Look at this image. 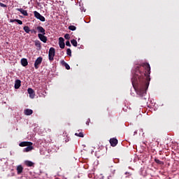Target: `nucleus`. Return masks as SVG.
<instances>
[{"instance_id": "17", "label": "nucleus", "mask_w": 179, "mask_h": 179, "mask_svg": "<svg viewBox=\"0 0 179 179\" xmlns=\"http://www.w3.org/2000/svg\"><path fill=\"white\" fill-rule=\"evenodd\" d=\"M24 163L27 167H34V163L31 161H25Z\"/></svg>"}, {"instance_id": "11", "label": "nucleus", "mask_w": 179, "mask_h": 179, "mask_svg": "<svg viewBox=\"0 0 179 179\" xmlns=\"http://www.w3.org/2000/svg\"><path fill=\"white\" fill-rule=\"evenodd\" d=\"M36 30H38L39 33H41V35L45 34V29L41 26L37 27Z\"/></svg>"}, {"instance_id": "4", "label": "nucleus", "mask_w": 179, "mask_h": 179, "mask_svg": "<svg viewBox=\"0 0 179 179\" xmlns=\"http://www.w3.org/2000/svg\"><path fill=\"white\" fill-rule=\"evenodd\" d=\"M41 62H43V57H38L34 63L35 69H38V68H40V65H41Z\"/></svg>"}, {"instance_id": "18", "label": "nucleus", "mask_w": 179, "mask_h": 179, "mask_svg": "<svg viewBox=\"0 0 179 179\" xmlns=\"http://www.w3.org/2000/svg\"><path fill=\"white\" fill-rule=\"evenodd\" d=\"M25 115H31L33 114V110L31 109H25L24 110Z\"/></svg>"}, {"instance_id": "14", "label": "nucleus", "mask_w": 179, "mask_h": 179, "mask_svg": "<svg viewBox=\"0 0 179 179\" xmlns=\"http://www.w3.org/2000/svg\"><path fill=\"white\" fill-rule=\"evenodd\" d=\"M21 65H22V66H27V65H29L27 59H25V58L22 59H21Z\"/></svg>"}, {"instance_id": "1", "label": "nucleus", "mask_w": 179, "mask_h": 179, "mask_svg": "<svg viewBox=\"0 0 179 179\" xmlns=\"http://www.w3.org/2000/svg\"><path fill=\"white\" fill-rule=\"evenodd\" d=\"M131 83L136 94L141 97L146 94L150 83V65L143 63L135 66Z\"/></svg>"}, {"instance_id": "27", "label": "nucleus", "mask_w": 179, "mask_h": 179, "mask_svg": "<svg viewBox=\"0 0 179 179\" xmlns=\"http://www.w3.org/2000/svg\"><path fill=\"white\" fill-rule=\"evenodd\" d=\"M64 38H65L66 40H69V38H71V36L69 35V34H66L64 35Z\"/></svg>"}, {"instance_id": "9", "label": "nucleus", "mask_w": 179, "mask_h": 179, "mask_svg": "<svg viewBox=\"0 0 179 179\" xmlns=\"http://www.w3.org/2000/svg\"><path fill=\"white\" fill-rule=\"evenodd\" d=\"M38 37L41 41L43 43H47V36H45V34L41 35V34H38Z\"/></svg>"}, {"instance_id": "7", "label": "nucleus", "mask_w": 179, "mask_h": 179, "mask_svg": "<svg viewBox=\"0 0 179 179\" xmlns=\"http://www.w3.org/2000/svg\"><path fill=\"white\" fill-rule=\"evenodd\" d=\"M109 142L113 148H115V145H118V140L115 138H110Z\"/></svg>"}, {"instance_id": "20", "label": "nucleus", "mask_w": 179, "mask_h": 179, "mask_svg": "<svg viewBox=\"0 0 179 179\" xmlns=\"http://www.w3.org/2000/svg\"><path fill=\"white\" fill-rule=\"evenodd\" d=\"M35 45L38 50H41V42H40V41H35Z\"/></svg>"}, {"instance_id": "23", "label": "nucleus", "mask_w": 179, "mask_h": 179, "mask_svg": "<svg viewBox=\"0 0 179 179\" xmlns=\"http://www.w3.org/2000/svg\"><path fill=\"white\" fill-rule=\"evenodd\" d=\"M155 163H157V164H161V165L164 164V162H163L162 161H160L158 159H155Z\"/></svg>"}, {"instance_id": "32", "label": "nucleus", "mask_w": 179, "mask_h": 179, "mask_svg": "<svg viewBox=\"0 0 179 179\" xmlns=\"http://www.w3.org/2000/svg\"><path fill=\"white\" fill-rule=\"evenodd\" d=\"M0 50H1V46H0Z\"/></svg>"}, {"instance_id": "2", "label": "nucleus", "mask_w": 179, "mask_h": 179, "mask_svg": "<svg viewBox=\"0 0 179 179\" xmlns=\"http://www.w3.org/2000/svg\"><path fill=\"white\" fill-rule=\"evenodd\" d=\"M55 57V48H50L48 53L49 61H50V62H52V61H54Z\"/></svg>"}, {"instance_id": "3", "label": "nucleus", "mask_w": 179, "mask_h": 179, "mask_svg": "<svg viewBox=\"0 0 179 179\" xmlns=\"http://www.w3.org/2000/svg\"><path fill=\"white\" fill-rule=\"evenodd\" d=\"M34 16L36 19H38V20H41V22H45V17L44 16L41 15L40 13L37 11L34 12Z\"/></svg>"}, {"instance_id": "28", "label": "nucleus", "mask_w": 179, "mask_h": 179, "mask_svg": "<svg viewBox=\"0 0 179 179\" xmlns=\"http://www.w3.org/2000/svg\"><path fill=\"white\" fill-rule=\"evenodd\" d=\"M0 6L1 8H7L8 6H6V4H3V3L0 2Z\"/></svg>"}, {"instance_id": "25", "label": "nucleus", "mask_w": 179, "mask_h": 179, "mask_svg": "<svg viewBox=\"0 0 179 179\" xmlns=\"http://www.w3.org/2000/svg\"><path fill=\"white\" fill-rule=\"evenodd\" d=\"M66 54L69 57H72V50H71V48L67 49Z\"/></svg>"}, {"instance_id": "22", "label": "nucleus", "mask_w": 179, "mask_h": 179, "mask_svg": "<svg viewBox=\"0 0 179 179\" xmlns=\"http://www.w3.org/2000/svg\"><path fill=\"white\" fill-rule=\"evenodd\" d=\"M23 30L25 31V33H30V28L28 26L24 27Z\"/></svg>"}, {"instance_id": "15", "label": "nucleus", "mask_w": 179, "mask_h": 179, "mask_svg": "<svg viewBox=\"0 0 179 179\" xmlns=\"http://www.w3.org/2000/svg\"><path fill=\"white\" fill-rule=\"evenodd\" d=\"M33 149H34L33 145H29L24 149V152H31V150H33Z\"/></svg>"}, {"instance_id": "12", "label": "nucleus", "mask_w": 179, "mask_h": 179, "mask_svg": "<svg viewBox=\"0 0 179 179\" xmlns=\"http://www.w3.org/2000/svg\"><path fill=\"white\" fill-rule=\"evenodd\" d=\"M22 86V81L20 80H16L15 82V89H19Z\"/></svg>"}, {"instance_id": "26", "label": "nucleus", "mask_w": 179, "mask_h": 179, "mask_svg": "<svg viewBox=\"0 0 179 179\" xmlns=\"http://www.w3.org/2000/svg\"><path fill=\"white\" fill-rule=\"evenodd\" d=\"M75 135H76V136H79L80 138H83V136H85V135H83V132L76 133Z\"/></svg>"}, {"instance_id": "30", "label": "nucleus", "mask_w": 179, "mask_h": 179, "mask_svg": "<svg viewBox=\"0 0 179 179\" xmlns=\"http://www.w3.org/2000/svg\"><path fill=\"white\" fill-rule=\"evenodd\" d=\"M66 45H67V47H71V42H69V41H67L66 42Z\"/></svg>"}, {"instance_id": "5", "label": "nucleus", "mask_w": 179, "mask_h": 179, "mask_svg": "<svg viewBox=\"0 0 179 179\" xmlns=\"http://www.w3.org/2000/svg\"><path fill=\"white\" fill-rule=\"evenodd\" d=\"M65 40L64 39V38L60 37L59 38V45L60 47V48H62V50H64V48H65Z\"/></svg>"}, {"instance_id": "29", "label": "nucleus", "mask_w": 179, "mask_h": 179, "mask_svg": "<svg viewBox=\"0 0 179 179\" xmlns=\"http://www.w3.org/2000/svg\"><path fill=\"white\" fill-rule=\"evenodd\" d=\"M30 31H31V34L34 33V34H37V31L35 30V29H30Z\"/></svg>"}, {"instance_id": "21", "label": "nucleus", "mask_w": 179, "mask_h": 179, "mask_svg": "<svg viewBox=\"0 0 179 179\" xmlns=\"http://www.w3.org/2000/svg\"><path fill=\"white\" fill-rule=\"evenodd\" d=\"M71 43L72 45H73V47H78V41H76V40L72 39L71 41Z\"/></svg>"}, {"instance_id": "10", "label": "nucleus", "mask_w": 179, "mask_h": 179, "mask_svg": "<svg viewBox=\"0 0 179 179\" xmlns=\"http://www.w3.org/2000/svg\"><path fill=\"white\" fill-rule=\"evenodd\" d=\"M16 10H17L18 12H20V13H22V15H23L24 16H29V13H27V10H23V8H16Z\"/></svg>"}, {"instance_id": "24", "label": "nucleus", "mask_w": 179, "mask_h": 179, "mask_svg": "<svg viewBox=\"0 0 179 179\" xmlns=\"http://www.w3.org/2000/svg\"><path fill=\"white\" fill-rule=\"evenodd\" d=\"M69 30H71L72 31H75V30H76V27H75L74 25H70L69 27Z\"/></svg>"}, {"instance_id": "31", "label": "nucleus", "mask_w": 179, "mask_h": 179, "mask_svg": "<svg viewBox=\"0 0 179 179\" xmlns=\"http://www.w3.org/2000/svg\"><path fill=\"white\" fill-rule=\"evenodd\" d=\"M86 124H87V125H89V122H87Z\"/></svg>"}, {"instance_id": "8", "label": "nucleus", "mask_w": 179, "mask_h": 179, "mask_svg": "<svg viewBox=\"0 0 179 179\" xmlns=\"http://www.w3.org/2000/svg\"><path fill=\"white\" fill-rule=\"evenodd\" d=\"M30 145H33V143L30 141H22L19 144V146L24 148V146H30Z\"/></svg>"}, {"instance_id": "16", "label": "nucleus", "mask_w": 179, "mask_h": 179, "mask_svg": "<svg viewBox=\"0 0 179 179\" xmlns=\"http://www.w3.org/2000/svg\"><path fill=\"white\" fill-rule=\"evenodd\" d=\"M61 64L62 65H63V66H65L66 69L67 70L71 69V66H69V64H68V63H66L65 61L62 60Z\"/></svg>"}, {"instance_id": "13", "label": "nucleus", "mask_w": 179, "mask_h": 179, "mask_svg": "<svg viewBox=\"0 0 179 179\" xmlns=\"http://www.w3.org/2000/svg\"><path fill=\"white\" fill-rule=\"evenodd\" d=\"M23 173V166L22 165H18L17 166V173L22 174Z\"/></svg>"}, {"instance_id": "19", "label": "nucleus", "mask_w": 179, "mask_h": 179, "mask_svg": "<svg viewBox=\"0 0 179 179\" xmlns=\"http://www.w3.org/2000/svg\"><path fill=\"white\" fill-rule=\"evenodd\" d=\"M10 23H15V22H16L17 23H18V24H23V22L20 20H10Z\"/></svg>"}, {"instance_id": "6", "label": "nucleus", "mask_w": 179, "mask_h": 179, "mask_svg": "<svg viewBox=\"0 0 179 179\" xmlns=\"http://www.w3.org/2000/svg\"><path fill=\"white\" fill-rule=\"evenodd\" d=\"M28 94H29L30 99H34L36 96V93L34 92V90L31 88H28L27 90Z\"/></svg>"}]
</instances>
